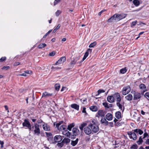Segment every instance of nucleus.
Segmentation results:
<instances>
[{
  "label": "nucleus",
  "mask_w": 149,
  "mask_h": 149,
  "mask_svg": "<svg viewBox=\"0 0 149 149\" xmlns=\"http://www.w3.org/2000/svg\"><path fill=\"white\" fill-rule=\"evenodd\" d=\"M72 132L74 135L76 136L79 134V130L76 128H74L72 129Z\"/></svg>",
  "instance_id": "14"
},
{
  "label": "nucleus",
  "mask_w": 149,
  "mask_h": 149,
  "mask_svg": "<svg viewBox=\"0 0 149 149\" xmlns=\"http://www.w3.org/2000/svg\"><path fill=\"white\" fill-rule=\"evenodd\" d=\"M66 58L65 57L63 56L61 57L54 64L56 65L63 63L66 61Z\"/></svg>",
  "instance_id": "9"
},
{
  "label": "nucleus",
  "mask_w": 149,
  "mask_h": 149,
  "mask_svg": "<svg viewBox=\"0 0 149 149\" xmlns=\"http://www.w3.org/2000/svg\"><path fill=\"white\" fill-rule=\"evenodd\" d=\"M86 100L87 99L86 98H85L84 99H81L80 100V101L81 102L84 104H86Z\"/></svg>",
  "instance_id": "41"
},
{
  "label": "nucleus",
  "mask_w": 149,
  "mask_h": 149,
  "mask_svg": "<svg viewBox=\"0 0 149 149\" xmlns=\"http://www.w3.org/2000/svg\"><path fill=\"white\" fill-rule=\"evenodd\" d=\"M115 125L117 126H120L121 125V124L120 123L117 122L115 124Z\"/></svg>",
  "instance_id": "59"
},
{
  "label": "nucleus",
  "mask_w": 149,
  "mask_h": 149,
  "mask_svg": "<svg viewBox=\"0 0 149 149\" xmlns=\"http://www.w3.org/2000/svg\"><path fill=\"white\" fill-rule=\"evenodd\" d=\"M131 90V88L130 87L128 86L124 87L123 91V94L125 95L129 93Z\"/></svg>",
  "instance_id": "7"
},
{
  "label": "nucleus",
  "mask_w": 149,
  "mask_h": 149,
  "mask_svg": "<svg viewBox=\"0 0 149 149\" xmlns=\"http://www.w3.org/2000/svg\"><path fill=\"white\" fill-rule=\"evenodd\" d=\"M61 13V11L59 10H57V11L55 13V14L56 16H58Z\"/></svg>",
  "instance_id": "45"
},
{
  "label": "nucleus",
  "mask_w": 149,
  "mask_h": 149,
  "mask_svg": "<svg viewBox=\"0 0 149 149\" xmlns=\"http://www.w3.org/2000/svg\"><path fill=\"white\" fill-rule=\"evenodd\" d=\"M145 143L146 144L149 145V139H148L146 141Z\"/></svg>",
  "instance_id": "63"
},
{
  "label": "nucleus",
  "mask_w": 149,
  "mask_h": 149,
  "mask_svg": "<svg viewBox=\"0 0 149 149\" xmlns=\"http://www.w3.org/2000/svg\"><path fill=\"white\" fill-rule=\"evenodd\" d=\"M138 148V146L136 144L133 145L131 147V149H137Z\"/></svg>",
  "instance_id": "42"
},
{
  "label": "nucleus",
  "mask_w": 149,
  "mask_h": 149,
  "mask_svg": "<svg viewBox=\"0 0 149 149\" xmlns=\"http://www.w3.org/2000/svg\"><path fill=\"white\" fill-rule=\"evenodd\" d=\"M60 24H58V25L55 28V29H56V30H58V29H59V28H60Z\"/></svg>",
  "instance_id": "61"
},
{
  "label": "nucleus",
  "mask_w": 149,
  "mask_h": 149,
  "mask_svg": "<svg viewBox=\"0 0 149 149\" xmlns=\"http://www.w3.org/2000/svg\"><path fill=\"white\" fill-rule=\"evenodd\" d=\"M74 126V123H72L71 124H70L69 125H68V130L69 131H71V129Z\"/></svg>",
  "instance_id": "31"
},
{
  "label": "nucleus",
  "mask_w": 149,
  "mask_h": 149,
  "mask_svg": "<svg viewBox=\"0 0 149 149\" xmlns=\"http://www.w3.org/2000/svg\"><path fill=\"white\" fill-rule=\"evenodd\" d=\"M78 141V139H77L75 141H72L71 144L73 146H74L77 144Z\"/></svg>",
  "instance_id": "29"
},
{
  "label": "nucleus",
  "mask_w": 149,
  "mask_h": 149,
  "mask_svg": "<svg viewBox=\"0 0 149 149\" xmlns=\"http://www.w3.org/2000/svg\"><path fill=\"white\" fill-rule=\"evenodd\" d=\"M148 134H147V133L146 132H145L144 134H143V137L142 138L143 139H144L145 138H146V137H147V136H148Z\"/></svg>",
  "instance_id": "55"
},
{
  "label": "nucleus",
  "mask_w": 149,
  "mask_h": 149,
  "mask_svg": "<svg viewBox=\"0 0 149 149\" xmlns=\"http://www.w3.org/2000/svg\"><path fill=\"white\" fill-rule=\"evenodd\" d=\"M97 44V43L96 42H94L93 43H91L89 46V47L90 48L93 47L95 46Z\"/></svg>",
  "instance_id": "37"
},
{
  "label": "nucleus",
  "mask_w": 149,
  "mask_h": 149,
  "mask_svg": "<svg viewBox=\"0 0 149 149\" xmlns=\"http://www.w3.org/2000/svg\"><path fill=\"white\" fill-rule=\"evenodd\" d=\"M142 139L141 136L139 137L138 141H137V143L138 145H140L142 143L143 141Z\"/></svg>",
  "instance_id": "32"
},
{
  "label": "nucleus",
  "mask_w": 149,
  "mask_h": 149,
  "mask_svg": "<svg viewBox=\"0 0 149 149\" xmlns=\"http://www.w3.org/2000/svg\"><path fill=\"white\" fill-rule=\"evenodd\" d=\"M52 94L49 93L47 92H45L43 93L42 97H48L52 95Z\"/></svg>",
  "instance_id": "18"
},
{
  "label": "nucleus",
  "mask_w": 149,
  "mask_h": 149,
  "mask_svg": "<svg viewBox=\"0 0 149 149\" xmlns=\"http://www.w3.org/2000/svg\"><path fill=\"white\" fill-rule=\"evenodd\" d=\"M43 129L45 131H49L50 130V127L49 126L46 124H44L42 125Z\"/></svg>",
  "instance_id": "19"
},
{
  "label": "nucleus",
  "mask_w": 149,
  "mask_h": 149,
  "mask_svg": "<svg viewBox=\"0 0 149 149\" xmlns=\"http://www.w3.org/2000/svg\"><path fill=\"white\" fill-rule=\"evenodd\" d=\"M52 31V30H49L43 37V38H45Z\"/></svg>",
  "instance_id": "50"
},
{
  "label": "nucleus",
  "mask_w": 149,
  "mask_h": 149,
  "mask_svg": "<svg viewBox=\"0 0 149 149\" xmlns=\"http://www.w3.org/2000/svg\"><path fill=\"white\" fill-rule=\"evenodd\" d=\"M89 126H90L92 131L94 133H96L99 130V128L97 124V123L95 120H92V123L89 125Z\"/></svg>",
  "instance_id": "2"
},
{
  "label": "nucleus",
  "mask_w": 149,
  "mask_h": 149,
  "mask_svg": "<svg viewBox=\"0 0 149 149\" xmlns=\"http://www.w3.org/2000/svg\"><path fill=\"white\" fill-rule=\"evenodd\" d=\"M45 133L46 134V136L47 137H48V138L49 137L52 136V134L51 133L46 132Z\"/></svg>",
  "instance_id": "47"
},
{
  "label": "nucleus",
  "mask_w": 149,
  "mask_h": 149,
  "mask_svg": "<svg viewBox=\"0 0 149 149\" xmlns=\"http://www.w3.org/2000/svg\"><path fill=\"white\" fill-rule=\"evenodd\" d=\"M106 118L108 120H111L112 119V115L110 113H107L106 116Z\"/></svg>",
  "instance_id": "21"
},
{
  "label": "nucleus",
  "mask_w": 149,
  "mask_h": 149,
  "mask_svg": "<svg viewBox=\"0 0 149 149\" xmlns=\"http://www.w3.org/2000/svg\"><path fill=\"white\" fill-rule=\"evenodd\" d=\"M133 3L136 6H138L140 4V2L139 0H134Z\"/></svg>",
  "instance_id": "27"
},
{
  "label": "nucleus",
  "mask_w": 149,
  "mask_h": 149,
  "mask_svg": "<svg viewBox=\"0 0 149 149\" xmlns=\"http://www.w3.org/2000/svg\"><path fill=\"white\" fill-rule=\"evenodd\" d=\"M55 52H52L49 54V55L50 56H53L55 54Z\"/></svg>",
  "instance_id": "57"
},
{
  "label": "nucleus",
  "mask_w": 149,
  "mask_h": 149,
  "mask_svg": "<svg viewBox=\"0 0 149 149\" xmlns=\"http://www.w3.org/2000/svg\"><path fill=\"white\" fill-rule=\"evenodd\" d=\"M70 107L77 111L79 110V106L76 104H73L71 105Z\"/></svg>",
  "instance_id": "20"
},
{
  "label": "nucleus",
  "mask_w": 149,
  "mask_h": 149,
  "mask_svg": "<svg viewBox=\"0 0 149 149\" xmlns=\"http://www.w3.org/2000/svg\"><path fill=\"white\" fill-rule=\"evenodd\" d=\"M85 125H86V124H81V125L79 127L80 129L81 130H82L84 127V126H85Z\"/></svg>",
  "instance_id": "53"
},
{
  "label": "nucleus",
  "mask_w": 149,
  "mask_h": 149,
  "mask_svg": "<svg viewBox=\"0 0 149 149\" xmlns=\"http://www.w3.org/2000/svg\"><path fill=\"white\" fill-rule=\"evenodd\" d=\"M139 87L140 89L142 90L144 92L147 91V89L146 85L143 84H140L139 86Z\"/></svg>",
  "instance_id": "13"
},
{
  "label": "nucleus",
  "mask_w": 149,
  "mask_h": 149,
  "mask_svg": "<svg viewBox=\"0 0 149 149\" xmlns=\"http://www.w3.org/2000/svg\"><path fill=\"white\" fill-rule=\"evenodd\" d=\"M90 109L93 111H96L98 110L97 107L95 106H92L90 107Z\"/></svg>",
  "instance_id": "24"
},
{
  "label": "nucleus",
  "mask_w": 149,
  "mask_h": 149,
  "mask_svg": "<svg viewBox=\"0 0 149 149\" xmlns=\"http://www.w3.org/2000/svg\"><path fill=\"white\" fill-rule=\"evenodd\" d=\"M47 139L51 143H54V140H53V138L52 136L48 137Z\"/></svg>",
  "instance_id": "33"
},
{
  "label": "nucleus",
  "mask_w": 149,
  "mask_h": 149,
  "mask_svg": "<svg viewBox=\"0 0 149 149\" xmlns=\"http://www.w3.org/2000/svg\"><path fill=\"white\" fill-rule=\"evenodd\" d=\"M61 67H54V66H52L51 69L54 70H60L61 69Z\"/></svg>",
  "instance_id": "48"
},
{
  "label": "nucleus",
  "mask_w": 149,
  "mask_h": 149,
  "mask_svg": "<svg viewBox=\"0 0 149 149\" xmlns=\"http://www.w3.org/2000/svg\"><path fill=\"white\" fill-rule=\"evenodd\" d=\"M90 128V126H89V125L88 126L84 128V131L86 134L89 135L91 134L92 131Z\"/></svg>",
  "instance_id": "11"
},
{
  "label": "nucleus",
  "mask_w": 149,
  "mask_h": 149,
  "mask_svg": "<svg viewBox=\"0 0 149 149\" xmlns=\"http://www.w3.org/2000/svg\"><path fill=\"white\" fill-rule=\"evenodd\" d=\"M88 52H86L85 53L84 56L86 58L88 56Z\"/></svg>",
  "instance_id": "62"
},
{
  "label": "nucleus",
  "mask_w": 149,
  "mask_h": 149,
  "mask_svg": "<svg viewBox=\"0 0 149 149\" xmlns=\"http://www.w3.org/2000/svg\"><path fill=\"white\" fill-rule=\"evenodd\" d=\"M141 97L140 93L134 91L133 93L134 100L140 99Z\"/></svg>",
  "instance_id": "8"
},
{
  "label": "nucleus",
  "mask_w": 149,
  "mask_h": 149,
  "mask_svg": "<svg viewBox=\"0 0 149 149\" xmlns=\"http://www.w3.org/2000/svg\"><path fill=\"white\" fill-rule=\"evenodd\" d=\"M46 46V45L45 43H42L40 44L38 47L39 48H42Z\"/></svg>",
  "instance_id": "34"
},
{
  "label": "nucleus",
  "mask_w": 149,
  "mask_h": 149,
  "mask_svg": "<svg viewBox=\"0 0 149 149\" xmlns=\"http://www.w3.org/2000/svg\"><path fill=\"white\" fill-rule=\"evenodd\" d=\"M132 131L136 133H138L140 135H141L143 133V132L139 129H136L135 130H133Z\"/></svg>",
  "instance_id": "25"
},
{
  "label": "nucleus",
  "mask_w": 149,
  "mask_h": 149,
  "mask_svg": "<svg viewBox=\"0 0 149 149\" xmlns=\"http://www.w3.org/2000/svg\"><path fill=\"white\" fill-rule=\"evenodd\" d=\"M6 59V57H2L0 59V61L1 62H2L4 61Z\"/></svg>",
  "instance_id": "51"
},
{
  "label": "nucleus",
  "mask_w": 149,
  "mask_h": 149,
  "mask_svg": "<svg viewBox=\"0 0 149 149\" xmlns=\"http://www.w3.org/2000/svg\"><path fill=\"white\" fill-rule=\"evenodd\" d=\"M9 68H10V67L9 66H6V67L4 66V67H3L2 69H4L5 70H7L9 69Z\"/></svg>",
  "instance_id": "60"
},
{
  "label": "nucleus",
  "mask_w": 149,
  "mask_h": 149,
  "mask_svg": "<svg viewBox=\"0 0 149 149\" xmlns=\"http://www.w3.org/2000/svg\"><path fill=\"white\" fill-rule=\"evenodd\" d=\"M126 17V14H116L108 20V22H117L125 18Z\"/></svg>",
  "instance_id": "1"
},
{
  "label": "nucleus",
  "mask_w": 149,
  "mask_h": 149,
  "mask_svg": "<svg viewBox=\"0 0 149 149\" xmlns=\"http://www.w3.org/2000/svg\"><path fill=\"white\" fill-rule=\"evenodd\" d=\"M86 108L85 107H83V108L82 112L83 113H86V115L87 114V113L86 112Z\"/></svg>",
  "instance_id": "56"
},
{
  "label": "nucleus",
  "mask_w": 149,
  "mask_h": 149,
  "mask_svg": "<svg viewBox=\"0 0 149 149\" xmlns=\"http://www.w3.org/2000/svg\"><path fill=\"white\" fill-rule=\"evenodd\" d=\"M120 102H117L116 104L120 109L121 110H122L123 106Z\"/></svg>",
  "instance_id": "38"
},
{
  "label": "nucleus",
  "mask_w": 149,
  "mask_h": 149,
  "mask_svg": "<svg viewBox=\"0 0 149 149\" xmlns=\"http://www.w3.org/2000/svg\"><path fill=\"white\" fill-rule=\"evenodd\" d=\"M61 0H55L54 2V5L55 6L59 3Z\"/></svg>",
  "instance_id": "46"
},
{
  "label": "nucleus",
  "mask_w": 149,
  "mask_h": 149,
  "mask_svg": "<svg viewBox=\"0 0 149 149\" xmlns=\"http://www.w3.org/2000/svg\"><path fill=\"white\" fill-rule=\"evenodd\" d=\"M79 59V57H76L74 58L71 61L70 64L72 66L75 65L77 61Z\"/></svg>",
  "instance_id": "16"
},
{
  "label": "nucleus",
  "mask_w": 149,
  "mask_h": 149,
  "mask_svg": "<svg viewBox=\"0 0 149 149\" xmlns=\"http://www.w3.org/2000/svg\"><path fill=\"white\" fill-rule=\"evenodd\" d=\"M107 100L108 102L110 103H112L114 102L115 99L113 96H109L108 97Z\"/></svg>",
  "instance_id": "15"
},
{
  "label": "nucleus",
  "mask_w": 149,
  "mask_h": 149,
  "mask_svg": "<svg viewBox=\"0 0 149 149\" xmlns=\"http://www.w3.org/2000/svg\"><path fill=\"white\" fill-rule=\"evenodd\" d=\"M105 114L106 113L104 111L102 110H100L97 113L95 116L98 118L104 117Z\"/></svg>",
  "instance_id": "5"
},
{
  "label": "nucleus",
  "mask_w": 149,
  "mask_h": 149,
  "mask_svg": "<svg viewBox=\"0 0 149 149\" xmlns=\"http://www.w3.org/2000/svg\"><path fill=\"white\" fill-rule=\"evenodd\" d=\"M105 91L103 90L100 89L98 91V95H99L100 93H104Z\"/></svg>",
  "instance_id": "54"
},
{
  "label": "nucleus",
  "mask_w": 149,
  "mask_h": 149,
  "mask_svg": "<svg viewBox=\"0 0 149 149\" xmlns=\"http://www.w3.org/2000/svg\"><path fill=\"white\" fill-rule=\"evenodd\" d=\"M101 124H103L105 125H107L108 124V122L104 118H102L100 120Z\"/></svg>",
  "instance_id": "17"
},
{
  "label": "nucleus",
  "mask_w": 149,
  "mask_h": 149,
  "mask_svg": "<svg viewBox=\"0 0 149 149\" xmlns=\"http://www.w3.org/2000/svg\"><path fill=\"white\" fill-rule=\"evenodd\" d=\"M62 139V137L60 135H56L54 138V143L60 142Z\"/></svg>",
  "instance_id": "12"
},
{
  "label": "nucleus",
  "mask_w": 149,
  "mask_h": 149,
  "mask_svg": "<svg viewBox=\"0 0 149 149\" xmlns=\"http://www.w3.org/2000/svg\"><path fill=\"white\" fill-rule=\"evenodd\" d=\"M63 134L66 136L68 137L70 136V133L67 130L65 131H63Z\"/></svg>",
  "instance_id": "28"
},
{
  "label": "nucleus",
  "mask_w": 149,
  "mask_h": 149,
  "mask_svg": "<svg viewBox=\"0 0 149 149\" xmlns=\"http://www.w3.org/2000/svg\"><path fill=\"white\" fill-rule=\"evenodd\" d=\"M135 132H127V134L130 139H132L134 140H136L137 139V136Z\"/></svg>",
  "instance_id": "6"
},
{
  "label": "nucleus",
  "mask_w": 149,
  "mask_h": 149,
  "mask_svg": "<svg viewBox=\"0 0 149 149\" xmlns=\"http://www.w3.org/2000/svg\"><path fill=\"white\" fill-rule=\"evenodd\" d=\"M32 130L30 131H33L34 134L38 136L40 134V130L39 125L37 123H35L34 125L31 127Z\"/></svg>",
  "instance_id": "3"
},
{
  "label": "nucleus",
  "mask_w": 149,
  "mask_h": 149,
  "mask_svg": "<svg viewBox=\"0 0 149 149\" xmlns=\"http://www.w3.org/2000/svg\"><path fill=\"white\" fill-rule=\"evenodd\" d=\"M63 121H61L58 123L56 124V127L58 130L59 129L61 126L60 125L63 123Z\"/></svg>",
  "instance_id": "35"
},
{
  "label": "nucleus",
  "mask_w": 149,
  "mask_h": 149,
  "mask_svg": "<svg viewBox=\"0 0 149 149\" xmlns=\"http://www.w3.org/2000/svg\"><path fill=\"white\" fill-rule=\"evenodd\" d=\"M121 113L120 111H117L116 113L115 116L117 118L119 119L121 118Z\"/></svg>",
  "instance_id": "26"
},
{
  "label": "nucleus",
  "mask_w": 149,
  "mask_h": 149,
  "mask_svg": "<svg viewBox=\"0 0 149 149\" xmlns=\"http://www.w3.org/2000/svg\"><path fill=\"white\" fill-rule=\"evenodd\" d=\"M63 142L65 143H69L70 141V139L68 138H65L62 141Z\"/></svg>",
  "instance_id": "30"
},
{
  "label": "nucleus",
  "mask_w": 149,
  "mask_h": 149,
  "mask_svg": "<svg viewBox=\"0 0 149 149\" xmlns=\"http://www.w3.org/2000/svg\"><path fill=\"white\" fill-rule=\"evenodd\" d=\"M63 145L64 143L62 141L61 143H58L57 144V146H58V147H60V148L62 147L63 146Z\"/></svg>",
  "instance_id": "40"
},
{
  "label": "nucleus",
  "mask_w": 149,
  "mask_h": 149,
  "mask_svg": "<svg viewBox=\"0 0 149 149\" xmlns=\"http://www.w3.org/2000/svg\"><path fill=\"white\" fill-rule=\"evenodd\" d=\"M103 106L106 108H109L110 107L108 105V103L107 102H104L102 104Z\"/></svg>",
  "instance_id": "44"
},
{
  "label": "nucleus",
  "mask_w": 149,
  "mask_h": 149,
  "mask_svg": "<svg viewBox=\"0 0 149 149\" xmlns=\"http://www.w3.org/2000/svg\"><path fill=\"white\" fill-rule=\"evenodd\" d=\"M22 125L23 127H26L28 128L29 130H31V126L28 120L25 119L24 120V122L22 123Z\"/></svg>",
  "instance_id": "4"
},
{
  "label": "nucleus",
  "mask_w": 149,
  "mask_h": 149,
  "mask_svg": "<svg viewBox=\"0 0 149 149\" xmlns=\"http://www.w3.org/2000/svg\"><path fill=\"white\" fill-rule=\"evenodd\" d=\"M127 71L126 68H125L121 69L120 70V73L122 74L125 73Z\"/></svg>",
  "instance_id": "36"
},
{
  "label": "nucleus",
  "mask_w": 149,
  "mask_h": 149,
  "mask_svg": "<svg viewBox=\"0 0 149 149\" xmlns=\"http://www.w3.org/2000/svg\"><path fill=\"white\" fill-rule=\"evenodd\" d=\"M132 95L131 94H129L125 97V99L127 100L130 101L132 99Z\"/></svg>",
  "instance_id": "22"
},
{
  "label": "nucleus",
  "mask_w": 149,
  "mask_h": 149,
  "mask_svg": "<svg viewBox=\"0 0 149 149\" xmlns=\"http://www.w3.org/2000/svg\"><path fill=\"white\" fill-rule=\"evenodd\" d=\"M136 21L133 22L131 25V27H132L133 26H135L136 24Z\"/></svg>",
  "instance_id": "49"
},
{
  "label": "nucleus",
  "mask_w": 149,
  "mask_h": 149,
  "mask_svg": "<svg viewBox=\"0 0 149 149\" xmlns=\"http://www.w3.org/2000/svg\"><path fill=\"white\" fill-rule=\"evenodd\" d=\"M3 141H0V144L1 145V147L3 148Z\"/></svg>",
  "instance_id": "64"
},
{
  "label": "nucleus",
  "mask_w": 149,
  "mask_h": 149,
  "mask_svg": "<svg viewBox=\"0 0 149 149\" xmlns=\"http://www.w3.org/2000/svg\"><path fill=\"white\" fill-rule=\"evenodd\" d=\"M55 89L57 91H58L60 88V85L58 84H57L55 85Z\"/></svg>",
  "instance_id": "39"
},
{
  "label": "nucleus",
  "mask_w": 149,
  "mask_h": 149,
  "mask_svg": "<svg viewBox=\"0 0 149 149\" xmlns=\"http://www.w3.org/2000/svg\"><path fill=\"white\" fill-rule=\"evenodd\" d=\"M145 97L149 100V92H147L144 95Z\"/></svg>",
  "instance_id": "43"
},
{
  "label": "nucleus",
  "mask_w": 149,
  "mask_h": 149,
  "mask_svg": "<svg viewBox=\"0 0 149 149\" xmlns=\"http://www.w3.org/2000/svg\"><path fill=\"white\" fill-rule=\"evenodd\" d=\"M25 73L31 74L32 73V72L30 70H26L24 71Z\"/></svg>",
  "instance_id": "52"
},
{
  "label": "nucleus",
  "mask_w": 149,
  "mask_h": 149,
  "mask_svg": "<svg viewBox=\"0 0 149 149\" xmlns=\"http://www.w3.org/2000/svg\"><path fill=\"white\" fill-rule=\"evenodd\" d=\"M18 76H26L27 75H26V73H25L24 72V73H22V74H19L18 75Z\"/></svg>",
  "instance_id": "58"
},
{
  "label": "nucleus",
  "mask_w": 149,
  "mask_h": 149,
  "mask_svg": "<svg viewBox=\"0 0 149 149\" xmlns=\"http://www.w3.org/2000/svg\"><path fill=\"white\" fill-rule=\"evenodd\" d=\"M114 99L116 100L117 102H120L121 100V97L120 96V94L118 93H116L113 95Z\"/></svg>",
  "instance_id": "10"
},
{
  "label": "nucleus",
  "mask_w": 149,
  "mask_h": 149,
  "mask_svg": "<svg viewBox=\"0 0 149 149\" xmlns=\"http://www.w3.org/2000/svg\"><path fill=\"white\" fill-rule=\"evenodd\" d=\"M67 129L66 126L65 125H61L60 126V128H59L58 130L63 131H65Z\"/></svg>",
  "instance_id": "23"
}]
</instances>
